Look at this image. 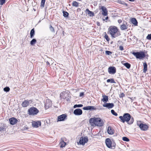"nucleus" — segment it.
<instances>
[{"mask_svg":"<svg viewBox=\"0 0 151 151\" xmlns=\"http://www.w3.org/2000/svg\"><path fill=\"white\" fill-rule=\"evenodd\" d=\"M108 71L110 74H114L116 72V69L114 66H111L109 68Z\"/></svg>","mask_w":151,"mask_h":151,"instance_id":"nucleus-10","label":"nucleus"},{"mask_svg":"<svg viewBox=\"0 0 151 151\" xmlns=\"http://www.w3.org/2000/svg\"><path fill=\"white\" fill-rule=\"evenodd\" d=\"M50 30L52 32H55V29L52 26V25H50Z\"/></svg>","mask_w":151,"mask_h":151,"instance_id":"nucleus-40","label":"nucleus"},{"mask_svg":"<svg viewBox=\"0 0 151 151\" xmlns=\"http://www.w3.org/2000/svg\"><path fill=\"white\" fill-rule=\"evenodd\" d=\"M129 0L130 1L133 2V1H134L135 0Z\"/></svg>","mask_w":151,"mask_h":151,"instance_id":"nucleus-50","label":"nucleus"},{"mask_svg":"<svg viewBox=\"0 0 151 151\" xmlns=\"http://www.w3.org/2000/svg\"><path fill=\"white\" fill-rule=\"evenodd\" d=\"M122 139L123 141L126 142H129V139L126 137H123L122 138Z\"/></svg>","mask_w":151,"mask_h":151,"instance_id":"nucleus-36","label":"nucleus"},{"mask_svg":"<svg viewBox=\"0 0 151 151\" xmlns=\"http://www.w3.org/2000/svg\"><path fill=\"white\" fill-rule=\"evenodd\" d=\"M84 95V93L83 92H81L80 93L79 96L81 97L83 96Z\"/></svg>","mask_w":151,"mask_h":151,"instance_id":"nucleus-46","label":"nucleus"},{"mask_svg":"<svg viewBox=\"0 0 151 151\" xmlns=\"http://www.w3.org/2000/svg\"><path fill=\"white\" fill-rule=\"evenodd\" d=\"M10 90V88L8 87H6L4 88V91L6 92L9 91Z\"/></svg>","mask_w":151,"mask_h":151,"instance_id":"nucleus-37","label":"nucleus"},{"mask_svg":"<svg viewBox=\"0 0 151 151\" xmlns=\"http://www.w3.org/2000/svg\"><path fill=\"white\" fill-rule=\"evenodd\" d=\"M132 54L135 56L137 59H142L144 58L146 56L143 51L133 52Z\"/></svg>","mask_w":151,"mask_h":151,"instance_id":"nucleus-4","label":"nucleus"},{"mask_svg":"<svg viewBox=\"0 0 151 151\" xmlns=\"http://www.w3.org/2000/svg\"><path fill=\"white\" fill-rule=\"evenodd\" d=\"M47 65H50V63H49L48 61H47Z\"/></svg>","mask_w":151,"mask_h":151,"instance_id":"nucleus-49","label":"nucleus"},{"mask_svg":"<svg viewBox=\"0 0 151 151\" xmlns=\"http://www.w3.org/2000/svg\"><path fill=\"white\" fill-rule=\"evenodd\" d=\"M52 104V102L49 99L46 100V102L45 104V109H47L51 107Z\"/></svg>","mask_w":151,"mask_h":151,"instance_id":"nucleus-11","label":"nucleus"},{"mask_svg":"<svg viewBox=\"0 0 151 151\" xmlns=\"http://www.w3.org/2000/svg\"><path fill=\"white\" fill-rule=\"evenodd\" d=\"M106 81L108 83H116V82L114 81V79L113 78L108 79Z\"/></svg>","mask_w":151,"mask_h":151,"instance_id":"nucleus-28","label":"nucleus"},{"mask_svg":"<svg viewBox=\"0 0 151 151\" xmlns=\"http://www.w3.org/2000/svg\"><path fill=\"white\" fill-rule=\"evenodd\" d=\"M35 34V31L34 28L32 29L30 31V38H32L33 37Z\"/></svg>","mask_w":151,"mask_h":151,"instance_id":"nucleus-27","label":"nucleus"},{"mask_svg":"<svg viewBox=\"0 0 151 151\" xmlns=\"http://www.w3.org/2000/svg\"><path fill=\"white\" fill-rule=\"evenodd\" d=\"M84 110H96V109L93 106H87L86 107H84L83 108Z\"/></svg>","mask_w":151,"mask_h":151,"instance_id":"nucleus-17","label":"nucleus"},{"mask_svg":"<svg viewBox=\"0 0 151 151\" xmlns=\"http://www.w3.org/2000/svg\"><path fill=\"white\" fill-rule=\"evenodd\" d=\"M82 111L80 109H77L73 111V114L76 115H80L82 114Z\"/></svg>","mask_w":151,"mask_h":151,"instance_id":"nucleus-12","label":"nucleus"},{"mask_svg":"<svg viewBox=\"0 0 151 151\" xmlns=\"http://www.w3.org/2000/svg\"><path fill=\"white\" fill-rule=\"evenodd\" d=\"M45 0H42L41 4V6L42 7H43L44 6L45 2Z\"/></svg>","mask_w":151,"mask_h":151,"instance_id":"nucleus-38","label":"nucleus"},{"mask_svg":"<svg viewBox=\"0 0 151 151\" xmlns=\"http://www.w3.org/2000/svg\"><path fill=\"white\" fill-rule=\"evenodd\" d=\"M68 94L66 93H61L60 94V97L61 99H65L67 97Z\"/></svg>","mask_w":151,"mask_h":151,"instance_id":"nucleus-22","label":"nucleus"},{"mask_svg":"<svg viewBox=\"0 0 151 151\" xmlns=\"http://www.w3.org/2000/svg\"><path fill=\"white\" fill-rule=\"evenodd\" d=\"M104 107H106L108 109L112 108L114 106V105L112 103H106L103 105Z\"/></svg>","mask_w":151,"mask_h":151,"instance_id":"nucleus-13","label":"nucleus"},{"mask_svg":"<svg viewBox=\"0 0 151 151\" xmlns=\"http://www.w3.org/2000/svg\"><path fill=\"white\" fill-rule=\"evenodd\" d=\"M89 122L90 125L92 127L96 126L101 127L104 124L103 121L99 118H91Z\"/></svg>","mask_w":151,"mask_h":151,"instance_id":"nucleus-2","label":"nucleus"},{"mask_svg":"<svg viewBox=\"0 0 151 151\" xmlns=\"http://www.w3.org/2000/svg\"><path fill=\"white\" fill-rule=\"evenodd\" d=\"M102 97H103V98L101 99V101L105 102H106L108 101V98L107 96L105 95H103Z\"/></svg>","mask_w":151,"mask_h":151,"instance_id":"nucleus-21","label":"nucleus"},{"mask_svg":"<svg viewBox=\"0 0 151 151\" xmlns=\"http://www.w3.org/2000/svg\"><path fill=\"white\" fill-rule=\"evenodd\" d=\"M88 141V139L87 137H82L80 139L79 143L81 145H84Z\"/></svg>","mask_w":151,"mask_h":151,"instance_id":"nucleus-8","label":"nucleus"},{"mask_svg":"<svg viewBox=\"0 0 151 151\" xmlns=\"http://www.w3.org/2000/svg\"><path fill=\"white\" fill-rule=\"evenodd\" d=\"M63 15L65 17H68L69 14L67 12L63 11Z\"/></svg>","mask_w":151,"mask_h":151,"instance_id":"nucleus-34","label":"nucleus"},{"mask_svg":"<svg viewBox=\"0 0 151 151\" xmlns=\"http://www.w3.org/2000/svg\"><path fill=\"white\" fill-rule=\"evenodd\" d=\"M40 22V21H39V22H38V23Z\"/></svg>","mask_w":151,"mask_h":151,"instance_id":"nucleus-52","label":"nucleus"},{"mask_svg":"<svg viewBox=\"0 0 151 151\" xmlns=\"http://www.w3.org/2000/svg\"><path fill=\"white\" fill-rule=\"evenodd\" d=\"M100 9L102 10L103 12L102 14L103 15L105 16L107 15L108 14L107 10L105 6H101Z\"/></svg>","mask_w":151,"mask_h":151,"instance_id":"nucleus-14","label":"nucleus"},{"mask_svg":"<svg viewBox=\"0 0 151 151\" xmlns=\"http://www.w3.org/2000/svg\"><path fill=\"white\" fill-rule=\"evenodd\" d=\"M28 128L27 127H24L23 128V129H22V130H27L28 129Z\"/></svg>","mask_w":151,"mask_h":151,"instance_id":"nucleus-48","label":"nucleus"},{"mask_svg":"<svg viewBox=\"0 0 151 151\" xmlns=\"http://www.w3.org/2000/svg\"><path fill=\"white\" fill-rule=\"evenodd\" d=\"M125 94H124L123 93H121V94L120 95V97H123L124 96Z\"/></svg>","mask_w":151,"mask_h":151,"instance_id":"nucleus-45","label":"nucleus"},{"mask_svg":"<svg viewBox=\"0 0 151 151\" xmlns=\"http://www.w3.org/2000/svg\"><path fill=\"white\" fill-rule=\"evenodd\" d=\"M105 143L108 147L112 149H114L115 148L116 144L114 142H112L109 138H108L106 139Z\"/></svg>","mask_w":151,"mask_h":151,"instance_id":"nucleus-5","label":"nucleus"},{"mask_svg":"<svg viewBox=\"0 0 151 151\" xmlns=\"http://www.w3.org/2000/svg\"><path fill=\"white\" fill-rule=\"evenodd\" d=\"M31 101L28 100H27L24 101L22 104L23 107H26L28 106L29 104V102H31Z\"/></svg>","mask_w":151,"mask_h":151,"instance_id":"nucleus-16","label":"nucleus"},{"mask_svg":"<svg viewBox=\"0 0 151 151\" xmlns=\"http://www.w3.org/2000/svg\"><path fill=\"white\" fill-rule=\"evenodd\" d=\"M131 22L135 26H137L138 22L136 18H132L131 20Z\"/></svg>","mask_w":151,"mask_h":151,"instance_id":"nucleus-20","label":"nucleus"},{"mask_svg":"<svg viewBox=\"0 0 151 151\" xmlns=\"http://www.w3.org/2000/svg\"><path fill=\"white\" fill-rule=\"evenodd\" d=\"M107 132L109 134H112L114 133V131L113 129H112L111 127L109 126L108 127Z\"/></svg>","mask_w":151,"mask_h":151,"instance_id":"nucleus-19","label":"nucleus"},{"mask_svg":"<svg viewBox=\"0 0 151 151\" xmlns=\"http://www.w3.org/2000/svg\"><path fill=\"white\" fill-rule=\"evenodd\" d=\"M144 68H143V72L145 73L147 70V64L146 62L143 63V64Z\"/></svg>","mask_w":151,"mask_h":151,"instance_id":"nucleus-25","label":"nucleus"},{"mask_svg":"<svg viewBox=\"0 0 151 151\" xmlns=\"http://www.w3.org/2000/svg\"><path fill=\"white\" fill-rule=\"evenodd\" d=\"M83 106V105L81 104H75L73 106V108H74L77 107H81Z\"/></svg>","mask_w":151,"mask_h":151,"instance_id":"nucleus-35","label":"nucleus"},{"mask_svg":"<svg viewBox=\"0 0 151 151\" xmlns=\"http://www.w3.org/2000/svg\"><path fill=\"white\" fill-rule=\"evenodd\" d=\"M111 112L113 115L115 116H117L118 115L117 114L115 111L114 110H113V109L111 110Z\"/></svg>","mask_w":151,"mask_h":151,"instance_id":"nucleus-39","label":"nucleus"},{"mask_svg":"<svg viewBox=\"0 0 151 151\" xmlns=\"http://www.w3.org/2000/svg\"><path fill=\"white\" fill-rule=\"evenodd\" d=\"M137 126L139 127L140 129L143 131L147 130L148 127L147 125L142 123L141 121L137 122Z\"/></svg>","mask_w":151,"mask_h":151,"instance_id":"nucleus-6","label":"nucleus"},{"mask_svg":"<svg viewBox=\"0 0 151 151\" xmlns=\"http://www.w3.org/2000/svg\"><path fill=\"white\" fill-rule=\"evenodd\" d=\"M120 28L122 30H125L128 28V26H126L125 24H123L121 26Z\"/></svg>","mask_w":151,"mask_h":151,"instance_id":"nucleus-24","label":"nucleus"},{"mask_svg":"<svg viewBox=\"0 0 151 151\" xmlns=\"http://www.w3.org/2000/svg\"><path fill=\"white\" fill-rule=\"evenodd\" d=\"M67 117V116L66 114H62L58 116L57 121H64L66 119Z\"/></svg>","mask_w":151,"mask_h":151,"instance_id":"nucleus-9","label":"nucleus"},{"mask_svg":"<svg viewBox=\"0 0 151 151\" xmlns=\"http://www.w3.org/2000/svg\"><path fill=\"white\" fill-rule=\"evenodd\" d=\"M9 122L10 124L14 125L17 123L18 122V120L15 118L12 117L9 119Z\"/></svg>","mask_w":151,"mask_h":151,"instance_id":"nucleus-15","label":"nucleus"},{"mask_svg":"<svg viewBox=\"0 0 151 151\" xmlns=\"http://www.w3.org/2000/svg\"><path fill=\"white\" fill-rule=\"evenodd\" d=\"M37 40L35 39H33L30 42V44L31 45H34L36 43Z\"/></svg>","mask_w":151,"mask_h":151,"instance_id":"nucleus-30","label":"nucleus"},{"mask_svg":"<svg viewBox=\"0 0 151 151\" xmlns=\"http://www.w3.org/2000/svg\"><path fill=\"white\" fill-rule=\"evenodd\" d=\"M119 48V50L121 51L123 50L124 49V47L122 46H120Z\"/></svg>","mask_w":151,"mask_h":151,"instance_id":"nucleus-44","label":"nucleus"},{"mask_svg":"<svg viewBox=\"0 0 151 151\" xmlns=\"http://www.w3.org/2000/svg\"><path fill=\"white\" fill-rule=\"evenodd\" d=\"M28 112L29 115H35L39 112V111L36 108L33 107L29 109L28 110Z\"/></svg>","mask_w":151,"mask_h":151,"instance_id":"nucleus-7","label":"nucleus"},{"mask_svg":"<svg viewBox=\"0 0 151 151\" xmlns=\"http://www.w3.org/2000/svg\"><path fill=\"white\" fill-rule=\"evenodd\" d=\"M117 2L119 4H123V5H125L126 6H128L127 4L125 3L124 1H122L121 0H118Z\"/></svg>","mask_w":151,"mask_h":151,"instance_id":"nucleus-31","label":"nucleus"},{"mask_svg":"<svg viewBox=\"0 0 151 151\" xmlns=\"http://www.w3.org/2000/svg\"><path fill=\"white\" fill-rule=\"evenodd\" d=\"M119 118L121 122L123 123L126 122L129 124H132L134 121V118L131 117V115L128 113L124 114L123 116H120Z\"/></svg>","mask_w":151,"mask_h":151,"instance_id":"nucleus-1","label":"nucleus"},{"mask_svg":"<svg viewBox=\"0 0 151 151\" xmlns=\"http://www.w3.org/2000/svg\"><path fill=\"white\" fill-rule=\"evenodd\" d=\"M123 65L125 66L127 68L129 69L131 67V65L128 63H126L123 64Z\"/></svg>","mask_w":151,"mask_h":151,"instance_id":"nucleus-32","label":"nucleus"},{"mask_svg":"<svg viewBox=\"0 0 151 151\" xmlns=\"http://www.w3.org/2000/svg\"><path fill=\"white\" fill-rule=\"evenodd\" d=\"M104 38L106 39V40L107 42H109L110 40V39L108 35L106 34V32H104Z\"/></svg>","mask_w":151,"mask_h":151,"instance_id":"nucleus-33","label":"nucleus"},{"mask_svg":"<svg viewBox=\"0 0 151 151\" xmlns=\"http://www.w3.org/2000/svg\"><path fill=\"white\" fill-rule=\"evenodd\" d=\"M105 53L106 54L109 55L112 54V52L110 51L106 50L105 51Z\"/></svg>","mask_w":151,"mask_h":151,"instance_id":"nucleus-41","label":"nucleus"},{"mask_svg":"<svg viewBox=\"0 0 151 151\" xmlns=\"http://www.w3.org/2000/svg\"><path fill=\"white\" fill-rule=\"evenodd\" d=\"M108 19V17H106V18H105V19L106 20H107Z\"/></svg>","mask_w":151,"mask_h":151,"instance_id":"nucleus-51","label":"nucleus"},{"mask_svg":"<svg viewBox=\"0 0 151 151\" xmlns=\"http://www.w3.org/2000/svg\"><path fill=\"white\" fill-rule=\"evenodd\" d=\"M60 147L61 148H63L66 145V143L64 142L63 140H61V142H60Z\"/></svg>","mask_w":151,"mask_h":151,"instance_id":"nucleus-26","label":"nucleus"},{"mask_svg":"<svg viewBox=\"0 0 151 151\" xmlns=\"http://www.w3.org/2000/svg\"><path fill=\"white\" fill-rule=\"evenodd\" d=\"M32 125L34 127H38V125L40 126L41 125V122L40 121H38L37 122H33L32 123Z\"/></svg>","mask_w":151,"mask_h":151,"instance_id":"nucleus-18","label":"nucleus"},{"mask_svg":"<svg viewBox=\"0 0 151 151\" xmlns=\"http://www.w3.org/2000/svg\"><path fill=\"white\" fill-rule=\"evenodd\" d=\"M6 0H0V4L3 5L5 2Z\"/></svg>","mask_w":151,"mask_h":151,"instance_id":"nucleus-42","label":"nucleus"},{"mask_svg":"<svg viewBox=\"0 0 151 151\" xmlns=\"http://www.w3.org/2000/svg\"><path fill=\"white\" fill-rule=\"evenodd\" d=\"M118 22L119 23H121L122 22V20L121 19H119L118 20Z\"/></svg>","mask_w":151,"mask_h":151,"instance_id":"nucleus-47","label":"nucleus"},{"mask_svg":"<svg viewBox=\"0 0 151 151\" xmlns=\"http://www.w3.org/2000/svg\"><path fill=\"white\" fill-rule=\"evenodd\" d=\"M86 11L88 12V14L90 16L93 17L94 16V13L93 12L90 11L88 9H86Z\"/></svg>","mask_w":151,"mask_h":151,"instance_id":"nucleus-23","label":"nucleus"},{"mask_svg":"<svg viewBox=\"0 0 151 151\" xmlns=\"http://www.w3.org/2000/svg\"><path fill=\"white\" fill-rule=\"evenodd\" d=\"M109 33L112 37L115 38L121 35L117 28L115 26H111L108 29Z\"/></svg>","mask_w":151,"mask_h":151,"instance_id":"nucleus-3","label":"nucleus"},{"mask_svg":"<svg viewBox=\"0 0 151 151\" xmlns=\"http://www.w3.org/2000/svg\"><path fill=\"white\" fill-rule=\"evenodd\" d=\"M79 3L77 2L76 1H73L72 4V5L73 6L76 7H78L79 6Z\"/></svg>","mask_w":151,"mask_h":151,"instance_id":"nucleus-29","label":"nucleus"},{"mask_svg":"<svg viewBox=\"0 0 151 151\" xmlns=\"http://www.w3.org/2000/svg\"><path fill=\"white\" fill-rule=\"evenodd\" d=\"M146 38L148 40H151V34H148Z\"/></svg>","mask_w":151,"mask_h":151,"instance_id":"nucleus-43","label":"nucleus"}]
</instances>
